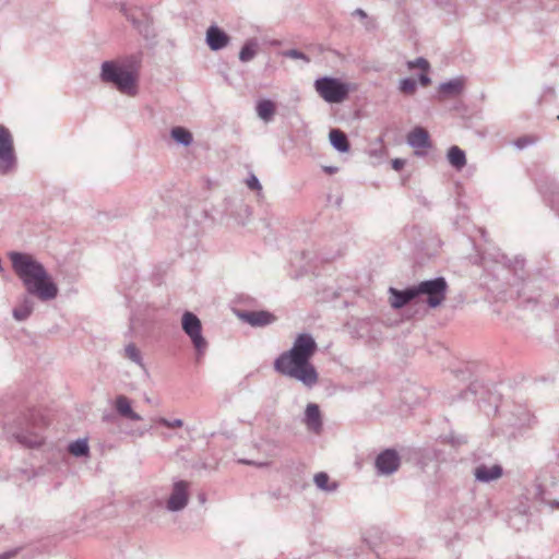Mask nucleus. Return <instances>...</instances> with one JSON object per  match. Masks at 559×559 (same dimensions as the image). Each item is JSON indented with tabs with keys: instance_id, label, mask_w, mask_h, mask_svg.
<instances>
[{
	"instance_id": "1",
	"label": "nucleus",
	"mask_w": 559,
	"mask_h": 559,
	"mask_svg": "<svg viewBox=\"0 0 559 559\" xmlns=\"http://www.w3.org/2000/svg\"><path fill=\"white\" fill-rule=\"evenodd\" d=\"M317 350L314 337L310 333H300L296 336L292 348L275 359L274 369L311 389L319 381L318 371L310 361Z\"/></svg>"
},
{
	"instance_id": "2",
	"label": "nucleus",
	"mask_w": 559,
	"mask_h": 559,
	"mask_svg": "<svg viewBox=\"0 0 559 559\" xmlns=\"http://www.w3.org/2000/svg\"><path fill=\"white\" fill-rule=\"evenodd\" d=\"M12 269L23 283L26 293L41 301H49L58 296L59 289L46 267L33 255L13 251L9 255Z\"/></svg>"
},
{
	"instance_id": "3",
	"label": "nucleus",
	"mask_w": 559,
	"mask_h": 559,
	"mask_svg": "<svg viewBox=\"0 0 559 559\" xmlns=\"http://www.w3.org/2000/svg\"><path fill=\"white\" fill-rule=\"evenodd\" d=\"M43 426L44 420L39 413L32 411L28 415L19 417L14 424L8 428V433L26 448H37L44 440L40 433Z\"/></svg>"
},
{
	"instance_id": "4",
	"label": "nucleus",
	"mask_w": 559,
	"mask_h": 559,
	"mask_svg": "<svg viewBox=\"0 0 559 559\" xmlns=\"http://www.w3.org/2000/svg\"><path fill=\"white\" fill-rule=\"evenodd\" d=\"M100 80L112 84L120 93L135 96L138 93L136 75L116 61H104L100 67Z\"/></svg>"
},
{
	"instance_id": "5",
	"label": "nucleus",
	"mask_w": 559,
	"mask_h": 559,
	"mask_svg": "<svg viewBox=\"0 0 559 559\" xmlns=\"http://www.w3.org/2000/svg\"><path fill=\"white\" fill-rule=\"evenodd\" d=\"M314 90L326 103L340 104L348 97L352 88L337 78L323 76L314 81Z\"/></svg>"
},
{
	"instance_id": "6",
	"label": "nucleus",
	"mask_w": 559,
	"mask_h": 559,
	"mask_svg": "<svg viewBox=\"0 0 559 559\" xmlns=\"http://www.w3.org/2000/svg\"><path fill=\"white\" fill-rule=\"evenodd\" d=\"M416 297L426 296L425 302L430 308L439 307L445 299L448 283L444 277L427 280L415 285Z\"/></svg>"
},
{
	"instance_id": "7",
	"label": "nucleus",
	"mask_w": 559,
	"mask_h": 559,
	"mask_svg": "<svg viewBox=\"0 0 559 559\" xmlns=\"http://www.w3.org/2000/svg\"><path fill=\"white\" fill-rule=\"evenodd\" d=\"M16 163L13 138L4 126H0V175L13 173Z\"/></svg>"
},
{
	"instance_id": "8",
	"label": "nucleus",
	"mask_w": 559,
	"mask_h": 559,
	"mask_svg": "<svg viewBox=\"0 0 559 559\" xmlns=\"http://www.w3.org/2000/svg\"><path fill=\"white\" fill-rule=\"evenodd\" d=\"M181 325L185 333L190 337L198 356H201L207 347V342L202 336V324L200 319L194 313L186 311L182 314Z\"/></svg>"
},
{
	"instance_id": "9",
	"label": "nucleus",
	"mask_w": 559,
	"mask_h": 559,
	"mask_svg": "<svg viewBox=\"0 0 559 559\" xmlns=\"http://www.w3.org/2000/svg\"><path fill=\"white\" fill-rule=\"evenodd\" d=\"M189 499L190 483L182 479L176 480L171 485L165 507L169 512H180L188 506Z\"/></svg>"
},
{
	"instance_id": "10",
	"label": "nucleus",
	"mask_w": 559,
	"mask_h": 559,
	"mask_svg": "<svg viewBox=\"0 0 559 559\" xmlns=\"http://www.w3.org/2000/svg\"><path fill=\"white\" fill-rule=\"evenodd\" d=\"M400 466V456L395 450L388 449L376 459V467L381 475H391Z\"/></svg>"
},
{
	"instance_id": "11",
	"label": "nucleus",
	"mask_w": 559,
	"mask_h": 559,
	"mask_svg": "<svg viewBox=\"0 0 559 559\" xmlns=\"http://www.w3.org/2000/svg\"><path fill=\"white\" fill-rule=\"evenodd\" d=\"M473 474L477 481L488 484L499 479L503 475V468L498 463L492 465L479 463L474 467Z\"/></svg>"
},
{
	"instance_id": "12",
	"label": "nucleus",
	"mask_w": 559,
	"mask_h": 559,
	"mask_svg": "<svg viewBox=\"0 0 559 559\" xmlns=\"http://www.w3.org/2000/svg\"><path fill=\"white\" fill-rule=\"evenodd\" d=\"M206 43L212 50L217 51L228 45L229 36L218 26L211 25L206 31Z\"/></svg>"
},
{
	"instance_id": "13",
	"label": "nucleus",
	"mask_w": 559,
	"mask_h": 559,
	"mask_svg": "<svg viewBox=\"0 0 559 559\" xmlns=\"http://www.w3.org/2000/svg\"><path fill=\"white\" fill-rule=\"evenodd\" d=\"M389 293L390 304L394 309H401L405 305L417 298L414 286L407 287L406 289L403 290L391 287L389 289Z\"/></svg>"
},
{
	"instance_id": "14",
	"label": "nucleus",
	"mask_w": 559,
	"mask_h": 559,
	"mask_svg": "<svg viewBox=\"0 0 559 559\" xmlns=\"http://www.w3.org/2000/svg\"><path fill=\"white\" fill-rule=\"evenodd\" d=\"M304 424L309 431L320 433L322 430L321 412L317 404L309 403L306 406Z\"/></svg>"
},
{
	"instance_id": "15",
	"label": "nucleus",
	"mask_w": 559,
	"mask_h": 559,
	"mask_svg": "<svg viewBox=\"0 0 559 559\" xmlns=\"http://www.w3.org/2000/svg\"><path fill=\"white\" fill-rule=\"evenodd\" d=\"M239 317L251 326H265L275 321L274 314L267 311H245Z\"/></svg>"
},
{
	"instance_id": "16",
	"label": "nucleus",
	"mask_w": 559,
	"mask_h": 559,
	"mask_svg": "<svg viewBox=\"0 0 559 559\" xmlns=\"http://www.w3.org/2000/svg\"><path fill=\"white\" fill-rule=\"evenodd\" d=\"M407 143L414 148H428L431 145L428 132L421 127H416L408 133Z\"/></svg>"
},
{
	"instance_id": "17",
	"label": "nucleus",
	"mask_w": 559,
	"mask_h": 559,
	"mask_svg": "<svg viewBox=\"0 0 559 559\" xmlns=\"http://www.w3.org/2000/svg\"><path fill=\"white\" fill-rule=\"evenodd\" d=\"M115 408L117 413L130 420L139 421L142 417L133 412L131 402L126 395H118L115 401Z\"/></svg>"
},
{
	"instance_id": "18",
	"label": "nucleus",
	"mask_w": 559,
	"mask_h": 559,
	"mask_svg": "<svg viewBox=\"0 0 559 559\" xmlns=\"http://www.w3.org/2000/svg\"><path fill=\"white\" fill-rule=\"evenodd\" d=\"M465 81L463 78H455L439 85V93L445 97L459 96L464 90Z\"/></svg>"
},
{
	"instance_id": "19",
	"label": "nucleus",
	"mask_w": 559,
	"mask_h": 559,
	"mask_svg": "<svg viewBox=\"0 0 559 559\" xmlns=\"http://www.w3.org/2000/svg\"><path fill=\"white\" fill-rule=\"evenodd\" d=\"M331 145L341 153L349 151V141L347 135L340 129H332L329 133Z\"/></svg>"
},
{
	"instance_id": "20",
	"label": "nucleus",
	"mask_w": 559,
	"mask_h": 559,
	"mask_svg": "<svg viewBox=\"0 0 559 559\" xmlns=\"http://www.w3.org/2000/svg\"><path fill=\"white\" fill-rule=\"evenodd\" d=\"M33 310V300L28 296H23L19 306L13 309L12 314L16 321H24L32 314Z\"/></svg>"
},
{
	"instance_id": "21",
	"label": "nucleus",
	"mask_w": 559,
	"mask_h": 559,
	"mask_svg": "<svg viewBox=\"0 0 559 559\" xmlns=\"http://www.w3.org/2000/svg\"><path fill=\"white\" fill-rule=\"evenodd\" d=\"M546 487V484L537 483L535 485L534 498L542 503L549 506L551 510L559 509V500L550 499Z\"/></svg>"
},
{
	"instance_id": "22",
	"label": "nucleus",
	"mask_w": 559,
	"mask_h": 559,
	"mask_svg": "<svg viewBox=\"0 0 559 559\" xmlns=\"http://www.w3.org/2000/svg\"><path fill=\"white\" fill-rule=\"evenodd\" d=\"M259 50V41L257 38L248 39L240 49L239 60L241 62L251 61L258 53Z\"/></svg>"
},
{
	"instance_id": "23",
	"label": "nucleus",
	"mask_w": 559,
	"mask_h": 559,
	"mask_svg": "<svg viewBox=\"0 0 559 559\" xmlns=\"http://www.w3.org/2000/svg\"><path fill=\"white\" fill-rule=\"evenodd\" d=\"M449 163L457 170L462 169L466 165L465 152L459 146H451L448 151Z\"/></svg>"
},
{
	"instance_id": "24",
	"label": "nucleus",
	"mask_w": 559,
	"mask_h": 559,
	"mask_svg": "<svg viewBox=\"0 0 559 559\" xmlns=\"http://www.w3.org/2000/svg\"><path fill=\"white\" fill-rule=\"evenodd\" d=\"M255 109L259 118L265 122L272 120L273 116L275 115V105L270 99L260 100L257 104Z\"/></svg>"
},
{
	"instance_id": "25",
	"label": "nucleus",
	"mask_w": 559,
	"mask_h": 559,
	"mask_svg": "<svg viewBox=\"0 0 559 559\" xmlns=\"http://www.w3.org/2000/svg\"><path fill=\"white\" fill-rule=\"evenodd\" d=\"M313 481L319 489L325 492H334L338 487L336 481H330L329 475L324 472L317 473Z\"/></svg>"
},
{
	"instance_id": "26",
	"label": "nucleus",
	"mask_w": 559,
	"mask_h": 559,
	"mask_svg": "<svg viewBox=\"0 0 559 559\" xmlns=\"http://www.w3.org/2000/svg\"><path fill=\"white\" fill-rule=\"evenodd\" d=\"M170 134H171V138L177 143H179L183 146H189L193 141L192 133L182 127L173 128L170 131Z\"/></svg>"
},
{
	"instance_id": "27",
	"label": "nucleus",
	"mask_w": 559,
	"mask_h": 559,
	"mask_svg": "<svg viewBox=\"0 0 559 559\" xmlns=\"http://www.w3.org/2000/svg\"><path fill=\"white\" fill-rule=\"evenodd\" d=\"M68 451L73 456L83 457L88 455L90 448L85 439H78L69 444Z\"/></svg>"
},
{
	"instance_id": "28",
	"label": "nucleus",
	"mask_w": 559,
	"mask_h": 559,
	"mask_svg": "<svg viewBox=\"0 0 559 559\" xmlns=\"http://www.w3.org/2000/svg\"><path fill=\"white\" fill-rule=\"evenodd\" d=\"M513 416L514 418L511 420V426L519 428L530 425L532 419L531 413L522 406L516 408V413H514Z\"/></svg>"
},
{
	"instance_id": "29",
	"label": "nucleus",
	"mask_w": 559,
	"mask_h": 559,
	"mask_svg": "<svg viewBox=\"0 0 559 559\" xmlns=\"http://www.w3.org/2000/svg\"><path fill=\"white\" fill-rule=\"evenodd\" d=\"M124 355L128 359H130L131 361H133L134 364L143 367V359H142V356H141V353L140 350L138 349V347L134 345V344H128L124 348Z\"/></svg>"
},
{
	"instance_id": "30",
	"label": "nucleus",
	"mask_w": 559,
	"mask_h": 559,
	"mask_svg": "<svg viewBox=\"0 0 559 559\" xmlns=\"http://www.w3.org/2000/svg\"><path fill=\"white\" fill-rule=\"evenodd\" d=\"M416 81L412 78H405L400 81L399 90L405 95H413L416 91Z\"/></svg>"
},
{
	"instance_id": "31",
	"label": "nucleus",
	"mask_w": 559,
	"mask_h": 559,
	"mask_svg": "<svg viewBox=\"0 0 559 559\" xmlns=\"http://www.w3.org/2000/svg\"><path fill=\"white\" fill-rule=\"evenodd\" d=\"M155 423L160 425V426H164L166 428H170V429H173V428H180V427L183 426V421L181 419H179V418L169 420V419H167L165 417H158V418L155 419Z\"/></svg>"
},
{
	"instance_id": "32",
	"label": "nucleus",
	"mask_w": 559,
	"mask_h": 559,
	"mask_svg": "<svg viewBox=\"0 0 559 559\" xmlns=\"http://www.w3.org/2000/svg\"><path fill=\"white\" fill-rule=\"evenodd\" d=\"M407 66L409 69L419 68L424 72H427L429 70V62L425 58H421V57L417 58L414 61H408Z\"/></svg>"
},
{
	"instance_id": "33",
	"label": "nucleus",
	"mask_w": 559,
	"mask_h": 559,
	"mask_svg": "<svg viewBox=\"0 0 559 559\" xmlns=\"http://www.w3.org/2000/svg\"><path fill=\"white\" fill-rule=\"evenodd\" d=\"M283 56L284 57H287V58H290V59H301L306 62H309L310 59L300 50H297V49H289V50H285L283 52Z\"/></svg>"
},
{
	"instance_id": "34",
	"label": "nucleus",
	"mask_w": 559,
	"mask_h": 559,
	"mask_svg": "<svg viewBox=\"0 0 559 559\" xmlns=\"http://www.w3.org/2000/svg\"><path fill=\"white\" fill-rule=\"evenodd\" d=\"M247 186L251 190H261L262 189V186H261L259 179L254 175H251L247 179Z\"/></svg>"
},
{
	"instance_id": "35",
	"label": "nucleus",
	"mask_w": 559,
	"mask_h": 559,
	"mask_svg": "<svg viewBox=\"0 0 559 559\" xmlns=\"http://www.w3.org/2000/svg\"><path fill=\"white\" fill-rule=\"evenodd\" d=\"M405 166V160L402 158H394L392 160V168L396 171H400Z\"/></svg>"
},
{
	"instance_id": "36",
	"label": "nucleus",
	"mask_w": 559,
	"mask_h": 559,
	"mask_svg": "<svg viewBox=\"0 0 559 559\" xmlns=\"http://www.w3.org/2000/svg\"><path fill=\"white\" fill-rule=\"evenodd\" d=\"M419 83L423 85V86H427L430 84V78L427 75V73H421L419 74Z\"/></svg>"
},
{
	"instance_id": "37",
	"label": "nucleus",
	"mask_w": 559,
	"mask_h": 559,
	"mask_svg": "<svg viewBox=\"0 0 559 559\" xmlns=\"http://www.w3.org/2000/svg\"><path fill=\"white\" fill-rule=\"evenodd\" d=\"M128 20L133 24L134 27L139 29L140 33L144 32V29L141 27V23L136 19L133 16H128Z\"/></svg>"
},
{
	"instance_id": "38",
	"label": "nucleus",
	"mask_w": 559,
	"mask_h": 559,
	"mask_svg": "<svg viewBox=\"0 0 559 559\" xmlns=\"http://www.w3.org/2000/svg\"><path fill=\"white\" fill-rule=\"evenodd\" d=\"M323 169L329 175H333V174L337 173V170H338V168L334 167V166H325Z\"/></svg>"
},
{
	"instance_id": "39",
	"label": "nucleus",
	"mask_w": 559,
	"mask_h": 559,
	"mask_svg": "<svg viewBox=\"0 0 559 559\" xmlns=\"http://www.w3.org/2000/svg\"><path fill=\"white\" fill-rule=\"evenodd\" d=\"M16 554V550L14 551H8V552H4V554H1L0 555V559H10L12 558L13 556H15Z\"/></svg>"
},
{
	"instance_id": "40",
	"label": "nucleus",
	"mask_w": 559,
	"mask_h": 559,
	"mask_svg": "<svg viewBox=\"0 0 559 559\" xmlns=\"http://www.w3.org/2000/svg\"><path fill=\"white\" fill-rule=\"evenodd\" d=\"M353 14L359 16L360 19L367 17V14L362 9H356Z\"/></svg>"
},
{
	"instance_id": "41",
	"label": "nucleus",
	"mask_w": 559,
	"mask_h": 559,
	"mask_svg": "<svg viewBox=\"0 0 559 559\" xmlns=\"http://www.w3.org/2000/svg\"><path fill=\"white\" fill-rule=\"evenodd\" d=\"M524 144H525V143H524V140H518V142H516V145H518L520 148L524 147Z\"/></svg>"
},
{
	"instance_id": "42",
	"label": "nucleus",
	"mask_w": 559,
	"mask_h": 559,
	"mask_svg": "<svg viewBox=\"0 0 559 559\" xmlns=\"http://www.w3.org/2000/svg\"><path fill=\"white\" fill-rule=\"evenodd\" d=\"M240 462H241V463H245V464H248V465H252V464H254V462H252V461H245V460H241Z\"/></svg>"
},
{
	"instance_id": "43",
	"label": "nucleus",
	"mask_w": 559,
	"mask_h": 559,
	"mask_svg": "<svg viewBox=\"0 0 559 559\" xmlns=\"http://www.w3.org/2000/svg\"><path fill=\"white\" fill-rule=\"evenodd\" d=\"M200 501H201V502H204V501H205V497H204V495H201V496H200Z\"/></svg>"
}]
</instances>
